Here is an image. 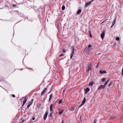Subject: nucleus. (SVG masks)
Here are the masks:
<instances>
[{
	"mask_svg": "<svg viewBox=\"0 0 123 123\" xmlns=\"http://www.w3.org/2000/svg\"><path fill=\"white\" fill-rule=\"evenodd\" d=\"M52 116V113H50V117H51Z\"/></svg>",
	"mask_w": 123,
	"mask_h": 123,
	"instance_id": "72a5a7b5",
	"label": "nucleus"
},
{
	"mask_svg": "<svg viewBox=\"0 0 123 123\" xmlns=\"http://www.w3.org/2000/svg\"><path fill=\"white\" fill-rule=\"evenodd\" d=\"M47 91V89L46 88H45L44 89L42 92L41 95H43L45 92Z\"/></svg>",
	"mask_w": 123,
	"mask_h": 123,
	"instance_id": "0eeeda50",
	"label": "nucleus"
},
{
	"mask_svg": "<svg viewBox=\"0 0 123 123\" xmlns=\"http://www.w3.org/2000/svg\"><path fill=\"white\" fill-rule=\"evenodd\" d=\"M74 54V49L73 48V50L70 54V55H73Z\"/></svg>",
	"mask_w": 123,
	"mask_h": 123,
	"instance_id": "f3484780",
	"label": "nucleus"
},
{
	"mask_svg": "<svg viewBox=\"0 0 123 123\" xmlns=\"http://www.w3.org/2000/svg\"><path fill=\"white\" fill-rule=\"evenodd\" d=\"M112 82H111L108 85L109 86H111L112 85Z\"/></svg>",
	"mask_w": 123,
	"mask_h": 123,
	"instance_id": "b1692460",
	"label": "nucleus"
},
{
	"mask_svg": "<svg viewBox=\"0 0 123 123\" xmlns=\"http://www.w3.org/2000/svg\"><path fill=\"white\" fill-rule=\"evenodd\" d=\"M65 90H64L63 91V92H64V91H65Z\"/></svg>",
	"mask_w": 123,
	"mask_h": 123,
	"instance_id": "a19ab883",
	"label": "nucleus"
},
{
	"mask_svg": "<svg viewBox=\"0 0 123 123\" xmlns=\"http://www.w3.org/2000/svg\"><path fill=\"white\" fill-rule=\"evenodd\" d=\"M90 36L91 37H92V35H91V33H90Z\"/></svg>",
	"mask_w": 123,
	"mask_h": 123,
	"instance_id": "4c0bfd02",
	"label": "nucleus"
},
{
	"mask_svg": "<svg viewBox=\"0 0 123 123\" xmlns=\"http://www.w3.org/2000/svg\"><path fill=\"white\" fill-rule=\"evenodd\" d=\"M53 105L54 104H51L50 105V112L52 111H53V109L54 108H53Z\"/></svg>",
	"mask_w": 123,
	"mask_h": 123,
	"instance_id": "20e7f679",
	"label": "nucleus"
},
{
	"mask_svg": "<svg viewBox=\"0 0 123 123\" xmlns=\"http://www.w3.org/2000/svg\"><path fill=\"white\" fill-rule=\"evenodd\" d=\"M89 90L90 89L89 88H87L86 89L85 93L86 94L89 91Z\"/></svg>",
	"mask_w": 123,
	"mask_h": 123,
	"instance_id": "f8f14e48",
	"label": "nucleus"
},
{
	"mask_svg": "<svg viewBox=\"0 0 123 123\" xmlns=\"http://www.w3.org/2000/svg\"><path fill=\"white\" fill-rule=\"evenodd\" d=\"M90 71H92V66L91 64L88 65V68L86 70L87 72H89Z\"/></svg>",
	"mask_w": 123,
	"mask_h": 123,
	"instance_id": "f03ea898",
	"label": "nucleus"
},
{
	"mask_svg": "<svg viewBox=\"0 0 123 123\" xmlns=\"http://www.w3.org/2000/svg\"><path fill=\"white\" fill-rule=\"evenodd\" d=\"M99 72L101 74H104L106 73V71L105 70H103V71L100 70Z\"/></svg>",
	"mask_w": 123,
	"mask_h": 123,
	"instance_id": "9d476101",
	"label": "nucleus"
},
{
	"mask_svg": "<svg viewBox=\"0 0 123 123\" xmlns=\"http://www.w3.org/2000/svg\"><path fill=\"white\" fill-rule=\"evenodd\" d=\"M65 8V6H63L62 7V10H64Z\"/></svg>",
	"mask_w": 123,
	"mask_h": 123,
	"instance_id": "5701e85b",
	"label": "nucleus"
},
{
	"mask_svg": "<svg viewBox=\"0 0 123 123\" xmlns=\"http://www.w3.org/2000/svg\"><path fill=\"white\" fill-rule=\"evenodd\" d=\"M27 100L26 98V97H25L24 99V100L23 101V105H22V106H23L25 104V103L27 101Z\"/></svg>",
	"mask_w": 123,
	"mask_h": 123,
	"instance_id": "6e6552de",
	"label": "nucleus"
},
{
	"mask_svg": "<svg viewBox=\"0 0 123 123\" xmlns=\"http://www.w3.org/2000/svg\"><path fill=\"white\" fill-rule=\"evenodd\" d=\"M35 117H33V118H32V119L33 120H34L35 119Z\"/></svg>",
	"mask_w": 123,
	"mask_h": 123,
	"instance_id": "e433bc0d",
	"label": "nucleus"
},
{
	"mask_svg": "<svg viewBox=\"0 0 123 123\" xmlns=\"http://www.w3.org/2000/svg\"><path fill=\"white\" fill-rule=\"evenodd\" d=\"M88 47L89 48H90L91 47V45L89 44V45H88Z\"/></svg>",
	"mask_w": 123,
	"mask_h": 123,
	"instance_id": "c85d7f7f",
	"label": "nucleus"
},
{
	"mask_svg": "<svg viewBox=\"0 0 123 123\" xmlns=\"http://www.w3.org/2000/svg\"><path fill=\"white\" fill-rule=\"evenodd\" d=\"M98 67H99V65H98V64L96 66V68H97Z\"/></svg>",
	"mask_w": 123,
	"mask_h": 123,
	"instance_id": "473e14b6",
	"label": "nucleus"
},
{
	"mask_svg": "<svg viewBox=\"0 0 123 123\" xmlns=\"http://www.w3.org/2000/svg\"><path fill=\"white\" fill-rule=\"evenodd\" d=\"M94 0H92L90 1H89L88 3H86L85 5V7H87L89 5L91 2H92Z\"/></svg>",
	"mask_w": 123,
	"mask_h": 123,
	"instance_id": "7ed1b4c3",
	"label": "nucleus"
},
{
	"mask_svg": "<svg viewBox=\"0 0 123 123\" xmlns=\"http://www.w3.org/2000/svg\"><path fill=\"white\" fill-rule=\"evenodd\" d=\"M116 18H115V19L113 20L112 22V25L111 26V27L112 28L113 25H115L116 23Z\"/></svg>",
	"mask_w": 123,
	"mask_h": 123,
	"instance_id": "423d86ee",
	"label": "nucleus"
},
{
	"mask_svg": "<svg viewBox=\"0 0 123 123\" xmlns=\"http://www.w3.org/2000/svg\"><path fill=\"white\" fill-rule=\"evenodd\" d=\"M33 99H32L31 100L29 104H30V105H31L33 103Z\"/></svg>",
	"mask_w": 123,
	"mask_h": 123,
	"instance_id": "6ab92c4d",
	"label": "nucleus"
},
{
	"mask_svg": "<svg viewBox=\"0 0 123 123\" xmlns=\"http://www.w3.org/2000/svg\"><path fill=\"white\" fill-rule=\"evenodd\" d=\"M62 99H60L59 101V104H61L62 102Z\"/></svg>",
	"mask_w": 123,
	"mask_h": 123,
	"instance_id": "412c9836",
	"label": "nucleus"
},
{
	"mask_svg": "<svg viewBox=\"0 0 123 123\" xmlns=\"http://www.w3.org/2000/svg\"><path fill=\"white\" fill-rule=\"evenodd\" d=\"M86 98H84V99H83V101H82V103H81V104H82V105H84L85 103V102L86 101Z\"/></svg>",
	"mask_w": 123,
	"mask_h": 123,
	"instance_id": "ddd939ff",
	"label": "nucleus"
},
{
	"mask_svg": "<svg viewBox=\"0 0 123 123\" xmlns=\"http://www.w3.org/2000/svg\"><path fill=\"white\" fill-rule=\"evenodd\" d=\"M105 33L104 32H103L101 34V37L102 39H103L104 38V37L105 36Z\"/></svg>",
	"mask_w": 123,
	"mask_h": 123,
	"instance_id": "9b49d317",
	"label": "nucleus"
},
{
	"mask_svg": "<svg viewBox=\"0 0 123 123\" xmlns=\"http://www.w3.org/2000/svg\"><path fill=\"white\" fill-rule=\"evenodd\" d=\"M116 39L117 41H118L119 40V38L118 37H117L116 38Z\"/></svg>",
	"mask_w": 123,
	"mask_h": 123,
	"instance_id": "393cba45",
	"label": "nucleus"
},
{
	"mask_svg": "<svg viewBox=\"0 0 123 123\" xmlns=\"http://www.w3.org/2000/svg\"><path fill=\"white\" fill-rule=\"evenodd\" d=\"M93 85V82H91L89 84V86H92Z\"/></svg>",
	"mask_w": 123,
	"mask_h": 123,
	"instance_id": "a211bd4d",
	"label": "nucleus"
},
{
	"mask_svg": "<svg viewBox=\"0 0 123 123\" xmlns=\"http://www.w3.org/2000/svg\"><path fill=\"white\" fill-rule=\"evenodd\" d=\"M109 81V80H108L105 83L104 85H102L98 87V90H99L101 88H102L103 89H105V86L107 84V83Z\"/></svg>",
	"mask_w": 123,
	"mask_h": 123,
	"instance_id": "f257e3e1",
	"label": "nucleus"
},
{
	"mask_svg": "<svg viewBox=\"0 0 123 123\" xmlns=\"http://www.w3.org/2000/svg\"><path fill=\"white\" fill-rule=\"evenodd\" d=\"M115 117L114 116H112L110 118V119H113L115 118Z\"/></svg>",
	"mask_w": 123,
	"mask_h": 123,
	"instance_id": "aec40b11",
	"label": "nucleus"
},
{
	"mask_svg": "<svg viewBox=\"0 0 123 123\" xmlns=\"http://www.w3.org/2000/svg\"><path fill=\"white\" fill-rule=\"evenodd\" d=\"M62 51L64 53H65L66 52L65 49H62Z\"/></svg>",
	"mask_w": 123,
	"mask_h": 123,
	"instance_id": "cd10ccee",
	"label": "nucleus"
},
{
	"mask_svg": "<svg viewBox=\"0 0 123 123\" xmlns=\"http://www.w3.org/2000/svg\"><path fill=\"white\" fill-rule=\"evenodd\" d=\"M52 97H53L52 94H51L50 95V97H49V101H50L52 99Z\"/></svg>",
	"mask_w": 123,
	"mask_h": 123,
	"instance_id": "dca6fc26",
	"label": "nucleus"
},
{
	"mask_svg": "<svg viewBox=\"0 0 123 123\" xmlns=\"http://www.w3.org/2000/svg\"><path fill=\"white\" fill-rule=\"evenodd\" d=\"M30 105V104H29L27 106V108H29L30 107V105Z\"/></svg>",
	"mask_w": 123,
	"mask_h": 123,
	"instance_id": "bb28decb",
	"label": "nucleus"
},
{
	"mask_svg": "<svg viewBox=\"0 0 123 123\" xmlns=\"http://www.w3.org/2000/svg\"><path fill=\"white\" fill-rule=\"evenodd\" d=\"M73 55H71V56H70V58H71V59L72 57H73Z\"/></svg>",
	"mask_w": 123,
	"mask_h": 123,
	"instance_id": "f704fd0d",
	"label": "nucleus"
},
{
	"mask_svg": "<svg viewBox=\"0 0 123 123\" xmlns=\"http://www.w3.org/2000/svg\"><path fill=\"white\" fill-rule=\"evenodd\" d=\"M64 111V110H59V113L61 115L63 113V112Z\"/></svg>",
	"mask_w": 123,
	"mask_h": 123,
	"instance_id": "1a4fd4ad",
	"label": "nucleus"
},
{
	"mask_svg": "<svg viewBox=\"0 0 123 123\" xmlns=\"http://www.w3.org/2000/svg\"><path fill=\"white\" fill-rule=\"evenodd\" d=\"M12 97H13L14 98H15V96L14 94H12Z\"/></svg>",
	"mask_w": 123,
	"mask_h": 123,
	"instance_id": "c756f323",
	"label": "nucleus"
},
{
	"mask_svg": "<svg viewBox=\"0 0 123 123\" xmlns=\"http://www.w3.org/2000/svg\"><path fill=\"white\" fill-rule=\"evenodd\" d=\"M105 78H103L102 79V82H104L105 81Z\"/></svg>",
	"mask_w": 123,
	"mask_h": 123,
	"instance_id": "4be33fe9",
	"label": "nucleus"
},
{
	"mask_svg": "<svg viewBox=\"0 0 123 123\" xmlns=\"http://www.w3.org/2000/svg\"><path fill=\"white\" fill-rule=\"evenodd\" d=\"M108 19H106V20L105 21H104L103 22H102V23H104V22H105Z\"/></svg>",
	"mask_w": 123,
	"mask_h": 123,
	"instance_id": "c9c22d12",
	"label": "nucleus"
},
{
	"mask_svg": "<svg viewBox=\"0 0 123 123\" xmlns=\"http://www.w3.org/2000/svg\"><path fill=\"white\" fill-rule=\"evenodd\" d=\"M123 74V68L122 69V75Z\"/></svg>",
	"mask_w": 123,
	"mask_h": 123,
	"instance_id": "7c9ffc66",
	"label": "nucleus"
},
{
	"mask_svg": "<svg viewBox=\"0 0 123 123\" xmlns=\"http://www.w3.org/2000/svg\"><path fill=\"white\" fill-rule=\"evenodd\" d=\"M25 121L24 120H23L22 121V123L24 122L25 121Z\"/></svg>",
	"mask_w": 123,
	"mask_h": 123,
	"instance_id": "58836bf2",
	"label": "nucleus"
},
{
	"mask_svg": "<svg viewBox=\"0 0 123 123\" xmlns=\"http://www.w3.org/2000/svg\"><path fill=\"white\" fill-rule=\"evenodd\" d=\"M63 55V54H62L60 55V56H62Z\"/></svg>",
	"mask_w": 123,
	"mask_h": 123,
	"instance_id": "ea45409f",
	"label": "nucleus"
},
{
	"mask_svg": "<svg viewBox=\"0 0 123 123\" xmlns=\"http://www.w3.org/2000/svg\"><path fill=\"white\" fill-rule=\"evenodd\" d=\"M81 9L79 10L77 12V14H80V13L81 12Z\"/></svg>",
	"mask_w": 123,
	"mask_h": 123,
	"instance_id": "4468645a",
	"label": "nucleus"
},
{
	"mask_svg": "<svg viewBox=\"0 0 123 123\" xmlns=\"http://www.w3.org/2000/svg\"><path fill=\"white\" fill-rule=\"evenodd\" d=\"M48 112L47 111L44 114V115L43 117V119L45 120L46 119L48 114Z\"/></svg>",
	"mask_w": 123,
	"mask_h": 123,
	"instance_id": "39448f33",
	"label": "nucleus"
},
{
	"mask_svg": "<svg viewBox=\"0 0 123 123\" xmlns=\"http://www.w3.org/2000/svg\"><path fill=\"white\" fill-rule=\"evenodd\" d=\"M75 108L74 107H71L69 108V110H70L73 111L74 110Z\"/></svg>",
	"mask_w": 123,
	"mask_h": 123,
	"instance_id": "2eb2a0df",
	"label": "nucleus"
},
{
	"mask_svg": "<svg viewBox=\"0 0 123 123\" xmlns=\"http://www.w3.org/2000/svg\"><path fill=\"white\" fill-rule=\"evenodd\" d=\"M97 121L96 119H95L94 121V123H96Z\"/></svg>",
	"mask_w": 123,
	"mask_h": 123,
	"instance_id": "a878e982",
	"label": "nucleus"
},
{
	"mask_svg": "<svg viewBox=\"0 0 123 123\" xmlns=\"http://www.w3.org/2000/svg\"><path fill=\"white\" fill-rule=\"evenodd\" d=\"M83 105H82V104H81V105H80L79 106V107H80L81 106Z\"/></svg>",
	"mask_w": 123,
	"mask_h": 123,
	"instance_id": "2f4dec72",
	"label": "nucleus"
}]
</instances>
